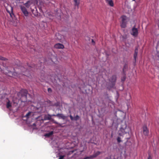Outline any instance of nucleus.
Listing matches in <instances>:
<instances>
[{"label": "nucleus", "mask_w": 159, "mask_h": 159, "mask_svg": "<svg viewBox=\"0 0 159 159\" xmlns=\"http://www.w3.org/2000/svg\"><path fill=\"white\" fill-rule=\"evenodd\" d=\"M15 72L12 73L11 71H9L8 73L9 74L8 75L10 76H13L14 77H17L19 78L20 77V75L23 74L24 75L28 76L26 74H23V73L25 72H28L29 71V69L26 68L25 67L23 66H19L18 68H16L14 69Z\"/></svg>", "instance_id": "obj_1"}, {"label": "nucleus", "mask_w": 159, "mask_h": 159, "mask_svg": "<svg viewBox=\"0 0 159 159\" xmlns=\"http://www.w3.org/2000/svg\"><path fill=\"white\" fill-rule=\"evenodd\" d=\"M121 125L120 130L119 131V135L120 136H122L125 134L129 133V129L127 127L125 124Z\"/></svg>", "instance_id": "obj_2"}, {"label": "nucleus", "mask_w": 159, "mask_h": 159, "mask_svg": "<svg viewBox=\"0 0 159 159\" xmlns=\"http://www.w3.org/2000/svg\"><path fill=\"white\" fill-rule=\"evenodd\" d=\"M121 21L120 22V26L122 28H125L126 27L127 24V17L125 16H122L121 17Z\"/></svg>", "instance_id": "obj_3"}, {"label": "nucleus", "mask_w": 159, "mask_h": 159, "mask_svg": "<svg viewBox=\"0 0 159 159\" xmlns=\"http://www.w3.org/2000/svg\"><path fill=\"white\" fill-rule=\"evenodd\" d=\"M130 33L134 37H136L138 36L139 34L138 30V29L135 28V26L132 28L130 31Z\"/></svg>", "instance_id": "obj_4"}, {"label": "nucleus", "mask_w": 159, "mask_h": 159, "mask_svg": "<svg viewBox=\"0 0 159 159\" xmlns=\"http://www.w3.org/2000/svg\"><path fill=\"white\" fill-rule=\"evenodd\" d=\"M116 76L115 75H112L110 79H109V81L111 83V88H112L114 87L115 85V83L116 81Z\"/></svg>", "instance_id": "obj_5"}, {"label": "nucleus", "mask_w": 159, "mask_h": 159, "mask_svg": "<svg viewBox=\"0 0 159 159\" xmlns=\"http://www.w3.org/2000/svg\"><path fill=\"white\" fill-rule=\"evenodd\" d=\"M20 7L21 11L24 15L26 16H28L29 13L26 8L24 6H20Z\"/></svg>", "instance_id": "obj_6"}, {"label": "nucleus", "mask_w": 159, "mask_h": 159, "mask_svg": "<svg viewBox=\"0 0 159 159\" xmlns=\"http://www.w3.org/2000/svg\"><path fill=\"white\" fill-rule=\"evenodd\" d=\"M143 134L145 136H148L149 133V131L146 125L143 127Z\"/></svg>", "instance_id": "obj_7"}, {"label": "nucleus", "mask_w": 159, "mask_h": 159, "mask_svg": "<svg viewBox=\"0 0 159 159\" xmlns=\"http://www.w3.org/2000/svg\"><path fill=\"white\" fill-rule=\"evenodd\" d=\"M52 116H57L59 118H61L63 120L65 119L66 118V116L62 114L58 113L57 115L53 114Z\"/></svg>", "instance_id": "obj_8"}, {"label": "nucleus", "mask_w": 159, "mask_h": 159, "mask_svg": "<svg viewBox=\"0 0 159 159\" xmlns=\"http://www.w3.org/2000/svg\"><path fill=\"white\" fill-rule=\"evenodd\" d=\"M56 36L57 37V39L59 40L60 42H61L64 38L63 36L61 35L59 33L56 34Z\"/></svg>", "instance_id": "obj_9"}, {"label": "nucleus", "mask_w": 159, "mask_h": 159, "mask_svg": "<svg viewBox=\"0 0 159 159\" xmlns=\"http://www.w3.org/2000/svg\"><path fill=\"white\" fill-rule=\"evenodd\" d=\"M20 93L22 97L26 98L27 94V91L26 90H22L21 91Z\"/></svg>", "instance_id": "obj_10"}, {"label": "nucleus", "mask_w": 159, "mask_h": 159, "mask_svg": "<svg viewBox=\"0 0 159 159\" xmlns=\"http://www.w3.org/2000/svg\"><path fill=\"white\" fill-rule=\"evenodd\" d=\"M54 47L58 49H62L64 48V46L61 43H58L54 45Z\"/></svg>", "instance_id": "obj_11"}, {"label": "nucleus", "mask_w": 159, "mask_h": 159, "mask_svg": "<svg viewBox=\"0 0 159 159\" xmlns=\"http://www.w3.org/2000/svg\"><path fill=\"white\" fill-rule=\"evenodd\" d=\"M138 48H136L134 52V62H135L136 60V58L137 56L138 53Z\"/></svg>", "instance_id": "obj_12"}, {"label": "nucleus", "mask_w": 159, "mask_h": 159, "mask_svg": "<svg viewBox=\"0 0 159 159\" xmlns=\"http://www.w3.org/2000/svg\"><path fill=\"white\" fill-rule=\"evenodd\" d=\"M101 152L99 151H97L96 152L94 153L93 155L90 156L91 158H93L96 157L97 156L99 155Z\"/></svg>", "instance_id": "obj_13"}, {"label": "nucleus", "mask_w": 159, "mask_h": 159, "mask_svg": "<svg viewBox=\"0 0 159 159\" xmlns=\"http://www.w3.org/2000/svg\"><path fill=\"white\" fill-rule=\"evenodd\" d=\"M75 2L74 5L75 7H77L78 8L79 5L80 4V0H74Z\"/></svg>", "instance_id": "obj_14"}, {"label": "nucleus", "mask_w": 159, "mask_h": 159, "mask_svg": "<svg viewBox=\"0 0 159 159\" xmlns=\"http://www.w3.org/2000/svg\"><path fill=\"white\" fill-rule=\"evenodd\" d=\"M156 49L157 50V56L159 58V41L158 42L156 47Z\"/></svg>", "instance_id": "obj_15"}, {"label": "nucleus", "mask_w": 159, "mask_h": 159, "mask_svg": "<svg viewBox=\"0 0 159 159\" xmlns=\"http://www.w3.org/2000/svg\"><path fill=\"white\" fill-rule=\"evenodd\" d=\"M11 11H9L7 10V11L9 13L11 17H12V15H14V14L13 12V8L12 7H11Z\"/></svg>", "instance_id": "obj_16"}, {"label": "nucleus", "mask_w": 159, "mask_h": 159, "mask_svg": "<svg viewBox=\"0 0 159 159\" xmlns=\"http://www.w3.org/2000/svg\"><path fill=\"white\" fill-rule=\"evenodd\" d=\"M31 4V2L30 1H28L24 5L27 8H29Z\"/></svg>", "instance_id": "obj_17"}, {"label": "nucleus", "mask_w": 159, "mask_h": 159, "mask_svg": "<svg viewBox=\"0 0 159 159\" xmlns=\"http://www.w3.org/2000/svg\"><path fill=\"white\" fill-rule=\"evenodd\" d=\"M53 134V132L52 131H51L50 132L47 133L45 135V136L47 137H49L52 135Z\"/></svg>", "instance_id": "obj_18"}, {"label": "nucleus", "mask_w": 159, "mask_h": 159, "mask_svg": "<svg viewBox=\"0 0 159 159\" xmlns=\"http://www.w3.org/2000/svg\"><path fill=\"white\" fill-rule=\"evenodd\" d=\"M108 3V4L111 7H113L114 6V3L112 0H110L107 1Z\"/></svg>", "instance_id": "obj_19"}, {"label": "nucleus", "mask_w": 159, "mask_h": 159, "mask_svg": "<svg viewBox=\"0 0 159 159\" xmlns=\"http://www.w3.org/2000/svg\"><path fill=\"white\" fill-rule=\"evenodd\" d=\"M128 66L126 64H125L123 67V72L124 74H125V69H127V68Z\"/></svg>", "instance_id": "obj_20"}, {"label": "nucleus", "mask_w": 159, "mask_h": 159, "mask_svg": "<svg viewBox=\"0 0 159 159\" xmlns=\"http://www.w3.org/2000/svg\"><path fill=\"white\" fill-rule=\"evenodd\" d=\"M11 103H10V101H9L8 102H7V108H9V107H11Z\"/></svg>", "instance_id": "obj_21"}, {"label": "nucleus", "mask_w": 159, "mask_h": 159, "mask_svg": "<svg viewBox=\"0 0 159 159\" xmlns=\"http://www.w3.org/2000/svg\"><path fill=\"white\" fill-rule=\"evenodd\" d=\"M52 115H50L49 114L48 115V116H46L45 118V120H50L51 118V117L52 116Z\"/></svg>", "instance_id": "obj_22"}, {"label": "nucleus", "mask_w": 159, "mask_h": 159, "mask_svg": "<svg viewBox=\"0 0 159 159\" xmlns=\"http://www.w3.org/2000/svg\"><path fill=\"white\" fill-rule=\"evenodd\" d=\"M26 67H27V66H28V68L29 69H31V68H33L34 66H35L34 65L31 64V66H29L28 65H27V66H25Z\"/></svg>", "instance_id": "obj_23"}, {"label": "nucleus", "mask_w": 159, "mask_h": 159, "mask_svg": "<svg viewBox=\"0 0 159 159\" xmlns=\"http://www.w3.org/2000/svg\"><path fill=\"white\" fill-rule=\"evenodd\" d=\"M80 118V117L78 115H76L74 117V120H77Z\"/></svg>", "instance_id": "obj_24"}, {"label": "nucleus", "mask_w": 159, "mask_h": 159, "mask_svg": "<svg viewBox=\"0 0 159 159\" xmlns=\"http://www.w3.org/2000/svg\"><path fill=\"white\" fill-rule=\"evenodd\" d=\"M125 74V75H124L123 77L121 78V81L122 82H124L125 81V79H126L125 75V74Z\"/></svg>", "instance_id": "obj_25"}, {"label": "nucleus", "mask_w": 159, "mask_h": 159, "mask_svg": "<svg viewBox=\"0 0 159 159\" xmlns=\"http://www.w3.org/2000/svg\"><path fill=\"white\" fill-rule=\"evenodd\" d=\"M117 140L118 143H120L121 142V138L120 137H118Z\"/></svg>", "instance_id": "obj_26"}, {"label": "nucleus", "mask_w": 159, "mask_h": 159, "mask_svg": "<svg viewBox=\"0 0 159 159\" xmlns=\"http://www.w3.org/2000/svg\"><path fill=\"white\" fill-rule=\"evenodd\" d=\"M6 59H6L5 57L0 56V60H5Z\"/></svg>", "instance_id": "obj_27"}, {"label": "nucleus", "mask_w": 159, "mask_h": 159, "mask_svg": "<svg viewBox=\"0 0 159 159\" xmlns=\"http://www.w3.org/2000/svg\"><path fill=\"white\" fill-rule=\"evenodd\" d=\"M64 157V155H61L59 156V157L58 159H63Z\"/></svg>", "instance_id": "obj_28"}, {"label": "nucleus", "mask_w": 159, "mask_h": 159, "mask_svg": "<svg viewBox=\"0 0 159 159\" xmlns=\"http://www.w3.org/2000/svg\"><path fill=\"white\" fill-rule=\"evenodd\" d=\"M30 112H28V113H27L26 114V117H28L30 115Z\"/></svg>", "instance_id": "obj_29"}, {"label": "nucleus", "mask_w": 159, "mask_h": 159, "mask_svg": "<svg viewBox=\"0 0 159 159\" xmlns=\"http://www.w3.org/2000/svg\"><path fill=\"white\" fill-rule=\"evenodd\" d=\"M70 117L71 120H74V117H73L71 115L70 116Z\"/></svg>", "instance_id": "obj_30"}, {"label": "nucleus", "mask_w": 159, "mask_h": 159, "mask_svg": "<svg viewBox=\"0 0 159 159\" xmlns=\"http://www.w3.org/2000/svg\"><path fill=\"white\" fill-rule=\"evenodd\" d=\"M91 158H91L90 156V157H86L84 158V159H91Z\"/></svg>", "instance_id": "obj_31"}, {"label": "nucleus", "mask_w": 159, "mask_h": 159, "mask_svg": "<svg viewBox=\"0 0 159 159\" xmlns=\"http://www.w3.org/2000/svg\"><path fill=\"white\" fill-rule=\"evenodd\" d=\"M48 91L49 92H51L52 91V89L51 88H48Z\"/></svg>", "instance_id": "obj_32"}, {"label": "nucleus", "mask_w": 159, "mask_h": 159, "mask_svg": "<svg viewBox=\"0 0 159 159\" xmlns=\"http://www.w3.org/2000/svg\"><path fill=\"white\" fill-rule=\"evenodd\" d=\"M148 159H152V157L150 155H149Z\"/></svg>", "instance_id": "obj_33"}, {"label": "nucleus", "mask_w": 159, "mask_h": 159, "mask_svg": "<svg viewBox=\"0 0 159 159\" xmlns=\"http://www.w3.org/2000/svg\"><path fill=\"white\" fill-rule=\"evenodd\" d=\"M92 43H94V42L93 39H92Z\"/></svg>", "instance_id": "obj_34"}, {"label": "nucleus", "mask_w": 159, "mask_h": 159, "mask_svg": "<svg viewBox=\"0 0 159 159\" xmlns=\"http://www.w3.org/2000/svg\"><path fill=\"white\" fill-rule=\"evenodd\" d=\"M33 125H34V126H35V125H36V124H33Z\"/></svg>", "instance_id": "obj_35"}, {"label": "nucleus", "mask_w": 159, "mask_h": 159, "mask_svg": "<svg viewBox=\"0 0 159 159\" xmlns=\"http://www.w3.org/2000/svg\"><path fill=\"white\" fill-rule=\"evenodd\" d=\"M133 1H135V0H132Z\"/></svg>", "instance_id": "obj_36"}, {"label": "nucleus", "mask_w": 159, "mask_h": 159, "mask_svg": "<svg viewBox=\"0 0 159 159\" xmlns=\"http://www.w3.org/2000/svg\"><path fill=\"white\" fill-rule=\"evenodd\" d=\"M39 69H41V68H39Z\"/></svg>", "instance_id": "obj_37"}]
</instances>
